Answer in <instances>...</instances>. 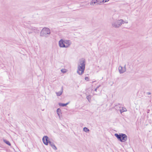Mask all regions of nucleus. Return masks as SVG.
I'll return each instance as SVG.
<instances>
[{"mask_svg": "<svg viewBox=\"0 0 152 152\" xmlns=\"http://www.w3.org/2000/svg\"><path fill=\"white\" fill-rule=\"evenodd\" d=\"M114 135L118 140L121 142H124L127 139V136L125 134L120 133L118 134L117 133H115Z\"/></svg>", "mask_w": 152, "mask_h": 152, "instance_id": "f03ea898", "label": "nucleus"}, {"mask_svg": "<svg viewBox=\"0 0 152 152\" xmlns=\"http://www.w3.org/2000/svg\"><path fill=\"white\" fill-rule=\"evenodd\" d=\"M28 28L29 29L34 31V32L36 33H39V31L37 29V28L35 27L30 26V27H29Z\"/></svg>", "mask_w": 152, "mask_h": 152, "instance_id": "423d86ee", "label": "nucleus"}, {"mask_svg": "<svg viewBox=\"0 0 152 152\" xmlns=\"http://www.w3.org/2000/svg\"><path fill=\"white\" fill-rule=\"evenodd\" d=\"M32 33L31 32H29L28 33H29V34H30V33Z\"/></svg>", "mask_w": 152, "mask_h": 152, "instance_id": "c756f323", "label": "nucleus"}, {"mask_svg": "<svg viewBox=\"0 0 152 152\" xmlns=\"http://www.w3.org/2000/svg\"><path fill=\"white\" fill-rule=\"evenodd\" d=\"M122 106L123 105L122 104L118 103L115 104V106L113 108L115 109L116 110H119V109L121 108Z\"/></svg>", "mask_w": 152, "mask_h": 152, "instance_id": "6e6552de", "label": "nucleus"}, {"mask_svg": "<svg viewBox=\"0 0 152 152\" xmlns=\"http://www.w3.org/2000/svg\"><path fill=\"white\" fill-rule=\"evenodd\" d=\"M64 43L65 45V48H68L71 45V42L69 40H64Z\"/></svg>", "mask_w": 152, "mask_h": 152, "instance_id": "0eeeda50", "label": "nucleus"}, {"mask_svg": "<svg viewBox=\"0 0 152 152\" xmlns=\"http://www.w3.org/2000/svg\"><path fill=\"white\" fill-rule=\"evenodd\" d=\"M104 0H97V4H100L102 3H104Z\"/></svg>", "mask_w": 152, "mask_h": 152, "instance_id": "f3484780", "label": "nucleus"}, {"mask_svg": "<svg viewBox=\"0 0 152 152\" xmlns=\"http://www.w3.org/2000/svg\"><path fill=\"white\" fill-rule=\"evenodd\" d=\"M3 141L4 143H5L6 144L8 145L11 146V144L8 141H7V140L4 139H3Z\"/></svg>", "mask_w": 152, "mask_h": 152, "instance_id": "2eb2a0df", "label": "nucleus"}, {"mask_svg": "<svg viewBox=\"0 0 152 152\" xmlns=\"http://www.w3.org/2000/svg\"><path fill=\"white\" fill-rule=\"evenodd\" d=\"M100 86H101V85H99L96 88L98 89V88H99V87H100Z\"/></svg>", "mask_w": 152, "mask_h": 152, "instance_id": "bb28decb", "label": "nucleus"}, {"mask_svg": "<svg viewBox=\"0 0 152 152\" xmlns=\"http://www.w3.org/2000/svg\"><path fill=\"white\" fill-rule=\"evenodd\" d=\"M117 24L116 21L112 23V26L114 28H118Z\"/></svg>", "mask_w": 152, "mask_h": 152, "instance_id": "ddd939ff", "label": "nucleus"}, {"mask_svg": "<svg viewBox=\"0 0 152 152\" xmlns=\"http://www.w3.org/2000/svg\"><path fill=\"white\" fill-rule=\"evenodd\" d=\"M118 70L120 73H123L125 72V69H123V67L121 66H119Z\"/></svg>", "mask_w": 152, "mask_h": 152, "instance_id": "9d476101", "label": "nucleus"}, {"mask_svg": "<svg viewBox=\"0 0 152 152\" xmlns=\"http://www.w3.org/2000/svg\"><path fill=\"white\" fill-rule=\"evenodd\" d=\"M97 4V0H92L90 4L92 5H94V4Z\"/></svg>", "mask_w": 152, "mask_h": 152, "instance_id": "4468645a", "label": "nucleus"}, {"mask_svg": "<svg viewBox=\"0 0 152 152\" xmlns=\"http://www.w3.org/2000/svg\"><path fill=\"white\" fill-rule=\"evenodd\" d=\"M56 112L59 118L60 117L61 114V110L59 108H58Z\"/></svg>", "mask_w": 152, "mask_h": 152, "instance_id": "9b49d317", "label": "nucleus"}, {"mask_svg": "<svg viewBox=\"0 0 152 152\" xmlns=\"http://www.w3.org/2000/svg\"><path fill=\"white\" fill-rule=\"evenodd\" d=\"M97 89V88H95V89H94V91H96Z\"/></svg>", "mask_w": 152, "mask_h": 152, "instance_id": "c85d7f7f", "label": "nucleus"}, {"mask_svg": "<svg viewBox=\"0 0 152 152\" xmlns=\"http://www.w3.org/2000/svg\"><path fill=\"white\" fill-rule=\"evenodd\" d=\"M59 45L61 48H65V45L64 43V40L63 39H61L59 41Z\"/></svg>", "mask_w": 152, "mask_h": 152, "instance_id": "39448f33", "label": "nucleus"}, {"mask_svg": "<svg viewBox=\"0 0 152 152\" xmlns=\"http://www.w3.org/2000/svg\"><path fill=\"white\" fill-rule=\"evenodd\" d=\"M61 72H62L63 73H65V72H63V70H61Z\"/></svg>", "mask_w": 152, "mask_h": 152, "instance_id": "cd10ccee", "label": "nucleus"}, {"mask_svg": "<svg viewBox=\"0 0 152 152\" xmlns=\"http://www.w3.org/2000/svg\"><path fill=\"white\" fill-rule=\"evenodd\" d=\"M123 68V69H125V72L126 71V65H125V66H124V68Z\"/></svg>", "mask_w": 152, "mask_h": 152, "instance_id": "393cba45", "label": "nucleus"}, {"mask_svg": "<svg viewBox=\"0 0 152 152\" xmlns=\"http://www.w3.org/2000/svg\"><path fill=\"white\" fill-rule=\"evenodd\" d=\"M48 143L53 149L57 150V148L53 142L50 141Z\"/></svg>", "mask_w": 152, "mask_h": 152, "instance_id": "1a4fd4ad", "label": "nucleus"}, {"mask_svg": "<svg viewBox=\"0 0 152 152\" xmlns=\"http://www.w3.org/2000/svg\"><path fill=\"white\" fill-rule=\"evenodd\" d=\"M83 131L86 132H88L89 131V130L87 127H85L83 129Z\"/></svg>", "mask_w": 152, "mask_h": 152, "instance_id": "6ab92c4d", "label": "nucleus"}, {"mask_svg": "<svg viewBox=\"0 0 152 152\" xmlns=\"http://www.w3.org/2000/svg\"><path fill=\"white\" fill-rule=\"evenodd\" d=\"M50 34V29L48 28L45 27L43 28L41 31L40 36L41 37H47L48 36V35Z\"/></svg>", "mask_w": 152, "mask_h": 152, "instance_id": "7ed1b4c3", "label": "nucleus"}, {"mask_svg": "<svg viewBox=\"0 0 152 152\" xmlns=\"http://www.w3.org/2000/svg\"><path fill=\"white\" fill-rule=\"evenodd\" d=\"M62 93H63V89L62 88L61 90L60 91L58 92H56V94L57 96H60L62 94Z\"/></svg>", "mask_w": 152, "mask_h": 152, "instance_id": "f8f14e48", "label": "nucleus"}, {"mask_svg": "<svg viewBox=\"0 0 152 152\" xmlns=\"http://www.w3.org/2000/svg\"><path fill=\"white\" fill-rule=\"evenodd\" d=\"M85 80L88 81L89 80V78L88 77H85Z\"/></svg>", "mask_w": 152, "mask_h": 152, "instance_id": "5701e85b", "label": "nucleus"}, {"mask_svg": "<svg viewBox=\"0 0 152 152\" xmlns=\"http://www.w3.org/2000/svg\"><path fill=\"white\" fill-rule=\"evenodd\" d=\"M91 96L90 95H89L86 96V98L89 101L91 100Z\"/></svg>", "mask_w": 152, "mask_h": 152, "instance_id": "412c9836", "label": "nucleus"}, {"mask_svg": "<svg viewBox=\"0 0 152 152\" xmlns=\"http://www.w3.org/2000/svg\"><path fill=\"white\" fill-rule=\"evenodd\" d=\"M42 141L44 144L48 145L50 141L48 136H45L42 138Z\"/></svg>", "mask_w": 152, "mask_h": 152, "instance_id": "20e7f679", "label": "nucleus"}, {"mask_svg": "<svg viewBox=\"0 0 152 152\" xmlns=\"http://www.w3.org/2000/svg\"><path fill=\"white\" fill-rule=\"evenodd\" d=\"M126 109L125 108H124V109L123 108V107H122V109H121L120 110V111L121 113H122L124 111H126Z\"/></svg>", "mask_w": 152, "mask_h": 152, "instance_id": "4be33fe9", "label": "nucleus"}, {"mask_svg": "<svg viewBox=\"0 0 152 152\" xmlns=\"http://www.w3.org/2000/svg\"><path fill=\"white\" fill-rule=\"evenodd\" d=\"M116 23L118 25V27H119L121 25V21L120 20L116 21Z\"/></svg>", "mask_w": 152, "mask_h": 152, "instance_id": "a211bd4d", "label": "nucleus"}, {"mask_svg": "<svg viewBox=\"0 0 152 152\" xmlns=\"http://www.w3.org/2000/svg\"><path fill=\"white\" fill-rule=\"evenodd\" d=\"M86 60L82 58L79 60L77 67V73L80 75H82L84 72L85 68Z\"/></svg>", "mask_w": 152, "mask_h": 152, "instance_id": "f257e3e1", "label": "nucleus"}, {"mask_svg": "<svg viewBox=\"0 0 152 152\" xmlns=\"http://www.w3.org/2000/svg\"><path fill=\"white\" fill-rule=\"evenodd\" d=\"M146 94L148 95H150L151 94V93L150 92H147L146 93Z\"/></svg>", "mask_w": 152, "mask_h": 152, "instance_id": "b1692460", "label": "nucleus"}, {"mask_svg": "<svg viewBox=\"0 0 152 152\" xmlns=\"http://www.w3.org/2000/svg\"><path fill=\"white\" fill-rule=\"evenodd\" d=\"M120 20L121 21V25L122 24H124V23H128V21H124V20H123L122 19H120Z\"/></svg>", "mask_w": 152, "mask_h": 152, "instance_id": "aec40b11", "label": "nucleus"}, {"mask_svg": "<svg viewBox=\"0 0 152 152\" xmlns=\"http://www.w3.org/2000/svg\"><path fill=\"white\" fill-rule=\"evenodd\" d=\"M69 103H67L66 104L64 103H59V106L61 107H65Z\"/></svg>", "mask_w": 152, "mask_h": 152, "instance_id": "dca6fc26", "label": "nucleus"}, {"mask_svg": "<svg viewBox=\"0 0 152 152\" xmlns=\"http://www.w3.org/2000/svg\"><path fill=\"white\" fill-rule=\"evenodd\" d=\"M109 0H104V3L106 2H107Z\"/></svg>", "mask_w": 152, "mask_h": 152, "instance_id": "a878e982", "label": "nucleus"}]
</instances>
